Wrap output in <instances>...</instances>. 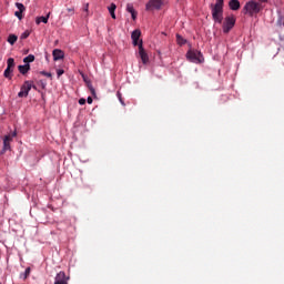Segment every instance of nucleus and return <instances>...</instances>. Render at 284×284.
Instances as JSON below:
<instances>
[{"instance_id":"obj_6","label":"nucleus","mask_w":284,"mask_h":284,"mask_svg":"<svg viewBox=\"0 0 284 284\" xmlns=\"http://www.w3.org/2000/svg\"><path fill=\"white\" fill-rule=\"evenodd\" d=\"M139 55L143 65H148V63H150V57L148 55V52L143 48V40H140L139 43Z\"/></svg>"},{"instance_id":"obj_24","label":"nucleus","mask_w":284,"mask_h":284,"mask_svg":"<svg viewBox=\"0 0 284 284\" xmlns=\"http://www.w3.org/2000/svg\"><path fill=\"white\" fill-rule=\"evenodd\" d=\"M14 17H17V19H19V21H21L23 19V13H20V11H16Z\"/></svg>"},{"instance_id":"obj_9","label":"nucleus","mask_w":284,"mask_h":284,"mask_svg":"<svg viewBox=\"0 0 284 284\" xmlns=\"http://www.w3.org/2000/svg\"><path fill=\"white\" fill-rule=\"evenodd\" d=\"M70 277L65 276V272L61 271L55 275L54 284H68Z\"/></svg>"},{"instance_id":"obj_29","label":"nucleus","mask_w":284,"mask_h":284,"mask_svg":"<svg viewBox=\"0 0 284 284\" xmlns=\"http://www.w3.org/2000/svg\"><path fill=\"white\" fill-rule=\"evenodd\" d=\"M79 104H80V105H85V99H84V98L80 99V100H79Z\"/></svg>"},{"instance_id":"obj_14","label":"nucleus","mask_w":284,"mask_h":284,"mask_svg":"<svg viewBox=\"0 0 284 284\" xmlns=\"http://www.w3.org/2000/svg\"><path fill=\"white\" fill-rule=\"evenodd\" d=\"M126 11L130 12L133 21H136V11L134 10V6L128 3L126 4Z\"/></svg>"},{"instance_id":"obj_19","label":"nucleus","mask_w":284,"mask_h":284,"mask_svg":"<svg viewBox=\"0 0 284 284\" xmlns=\"http://www.w3.org/2000/svg\"><path fill=\"white\" fill-rule=\"evenodd\" d=\"M34 62V54H29L23 59V63L30 65V63Z\"/></svg>"},{"instance_id":"obj_25","label":"nucleus","mask_w":284,"mask_h":284,"mask_svg":"<svg viewBox=\"0 0 284 284\" xmlns=\"http://www.w3.org/2000/svg\"><path fill=\"white\" fill-rule=\"evenodd\" d=\"M40 74H42V77H48L49 79H52V73L50 72L41 71Z\"/></svg>"},{"instance_id":"obj_4","label":"nucleus","mask_w":284,"mask_h":284,"mask_svg":"<svg viewBox=\"0 0 284 284\" xmlns=\"http://www.w3.org/2000/svg\"><path fill=\"white\" fill-rule=\"evenodd\" d=\"M186 59L191 61V63H203V53L196 50H190L186 53Z\"/></svg>"},{"instance_id":"obj_20","label":"nucleus","mask_w":284,"mask_h":284,"mask_svg":"<svg viewBox=\"0 0 284 284\" xmlns=\"http://www.w3.org/2000/svg\"><path fill=\"white\" fill-rule=\"evenodd\" d=\"M16 7L18 8V12L22 13L26 11V6H23V3L21 2H17Z\"/></svg>"},{"instance_id":"obj_1","label":"nucleus","mask_w":284,"mask_h":284,"mask_svg":"<svg viewBox=\"0 0 284 284\" xmlns=\"http://www.w3.org/2000/svg\"><path fill=\"white\" fill-rule=\"evenodd\" d=\"M211 13L215 23H223V0H216L215 4H211Z\"/></svg>"},{"instance_id":"obj_3","label":"nucleus","mask_w":284,"mask_h":284,"mask_svg":"<svg viewBox=\"0 0 284 284\" xmlns=\"http://www.w3.org/2000/svg\"><path fill=\"white\" fill-rule=\"evenodd\" d=\"M37 90V87L32 85L31 81H24V83L20 88V92L18 93L19 99L28 98L30 94V90Z\"/></svg>"},{"instance_id":"obj_32","label":"nucleus","mask_w":284,"mask_h":284,"mask_svg":"<svg viewBox=\"0 0 284 284\" xmlns=\"http://www.w3.org/2000/svg\"><path fill=\"white\" fill-rule=\"evenodd\" d=\"M92 97H89L88 99H87V102L89 103V104H92Z\"/></svg>"},{"instance_id":"obj_2","label":"nucleus","mask_w":284,"mask_h":284,"mask_svg":"<svg viewBox=\"0 0 284 284\" xmlns=\"http://www.w3.org/2000/svg\"><path fill=\"white\" fill-rule=\"evenodd\" d=\"M263 10V4L256 2V0H250L244 6V11L246 14H250V17H254L258 14Z\"/></svg>"},{"instance_id":"obj_15","label":"nucleus","mask_w":284,"mask_h":284,"mask_svg":"<svg viewBox=\"0 0 284 284\" xmlns=\"http://www.w3.org/2000/svg\"><path fill=\"white\" fill-rule=\"evenodd\" d=\"M18 70L20 74H28V72H30V64L19 65Z\"/></svg>"},{"instance_id":"obj_10","label":"nucleus","mask_w":284,"mask_h":284,"mask_svg":"<svg viewBox=\"0 0 284 284\" xmlns=\"http://www.w3.org/2000/svg\"><path fill=\"white\" fill-rule=\"evenodd\" d=\"M131 39L133 41V45H138L139 48V44L141 42H139V39H141V30L139 29H135L132 33H131Z\"/></svg>"},{"instance_id":"obj_17","label":"nucleus","mask_w":284,"mask_h":284,"mask_svg":"<svg viewBox=\"0 0 284 284\" xmlns=\"http://www.w3.org/2000/svg\"><path fill=\"white\" fill-rule=\"evenodd\" d=\"M108 10L113 19H116V14L114 13L116 11V4L112 2L110 7H108Z\"/></svg>"},{"instance_id":"obj_30","label":"nucleus","mask_w":284,"mask_h":284,"mask_svg":"<svg viewBox=\"0 0 284 284\" xmlns=\"http://www.w3.org/2000/svg\"><path fill=\"white\" fill-rule=\"evenodd\" d=\"M89 8H90V4H89V3H85V4H84V8H83L84 12H88Z\"/></svg>"},{"instance_id":"obj_5","label":"nucleus","mask_w":284,"mask_h":284,"mask_svg":"<svg viewBox=\"0 0 284 284\" xmlns=\"http://www.w3.org/2000/svg\"><path fill=\"white\" fill-rule=\"evenodd\" d=\"M234 26H236V18L234 16H227L224 19L223 27H222L224 34H229L230 30H232Z\"/></svg>"},{"instance_id":"obj_12","label":"nucleus","mask_w":284,"mask_h":284,"mask_svg":"<svg viewBox=\"0 0 284 284\" xmlns=\"http://www.w3.org/2000/svg\"><path fill=\"white\" fill-rule=\"evenodd\" d=\"M52 54L54 61H61V59H64L65 57V53H63V51L60 49H54Z\"/></svg>"},{"instance_id":"obj_21","label":"nucleus","mask_w":284,"mask_h":284,"mask_svg":"<svg viewBox=\"0 0 284 284\" xmlns=\"http://www.w3.org/2000/svg\"><path fill=\"white\" fill-rule=\"evenodd\" d=\"M176 41L179 45H185L186 40L181 37V34H176Z\"/></svg>"},{"instance_id":"obj_7","label":"nucleus","mask_w":284,"mask_h":284,"mask_svg":"<svg viewBox=\"0 0 284 284\" xmlns=\"http://www.w3.org/2000/svg\"><path fill=\"white\" fill-rule=\"evenodd\" d=\"M12 72H14V59L9 58L7 60V69L4 70L3 77L6 79H12Z\"/></svg>"},{"instance_id":"obj_22","label":"nucleus","mask_w":284,"mask_h":284,"mask_svg":"<svg viewBox=\"0 0 284 284\" xmlns=\"http://www.w3.org/2000/svg\"><path fill=\"white\" fill-rule=\"evenodd\" d=\"M30 272H31V268L27 267L24 273L21 274V278H24V281H26V278H28V276H30Z\"/></svg>"},{"instance_id":"obj_13","label":"nucleus","mask_w":284,"mask_h":284,"mask_svg":"<svg viewBox=\"0 0 284 284\" xmlns=\"http://www.w3.org/2000/svg\"><path fill=\"white\" fill-rule=\"evenodd\" d=\"M229 7L231 10H240L241 9V2L239 0H231L229 2Z\"/></svg>"},{"instance_id":"obj_11","label":"nucleus","mask_w":284,"mask_h":284,"mask_svg":"<svg viewBox=\"0 0 284 284\" xmlns=\"http://www.w3.org/2000/svg\"><path fill=\"white\" fill-rule=\"evenodd\" d=\"M10 143H12V135H6L3 138L2 153L8 152V150H10Z\"/></svg>"},{"instance_id":"obj_27","label":"nucleus","mask_w":284,"mask_h":284,"mask_svg":"<svg viewBox=\"0 0 284 284\" xmlns=\"http://www.w3.org/2000/svg\"><path fill=\"white\" fill-rule=\"evenodd\" d=\"M119 101L122 105H125V102H123V98H121V92H118Z\"/></svg>"},{"instance_id":"obj_26","label":"nucleus","mask_w":284,"mask_h":284,"mask_svg":"<svg viewBox=\"0 0 284 284\" xmlns=\"http://www.w3.org/2000/svg\"><path fill=\"white\" fill-rule=\"evenodd\" d=\"M64 73H65V71L62 70V69H58V70H57V75H58V77H62V74H64Z\"/></svg>"},{"instance_id":"obj_16","label":"nucleus","mask_w":284,"mask_h":284,"mask_svg":"<svg viewBox=\"0 0 284 284\" xmlns=\"http://www.w3.org/2000/svg\"><path fill=\"white\" fill-rule=\"evenodd\" d=\"M48 19H50V12L45 17H38L36 19V23L37 26H39L40 23H48Z\"/></svg>"},{"instance_id":"obj_28","label":"nucleus","mask_w":284,"mask_h":284,"mask_svg":"<svg viewBox=\"0 0 284 284\" xmlns=\"http://www.w3.org/2000/svg\"><path fill=\"white\" fill-rule=\"evenodd\" d=\"M89 89L91 94L94 97V94H97V91L94 90V88L92 85H89Z\"/></svg>"},{"instance_id":"obj_18","label":"nucleus","mask_w":284,"mask_h":284,"mask_svg":"<svg viewBox=\"0 0 284 284\" xmlns=\"http://www.w3.org/2000/svg\"><path fill=\"white\" fill-rule=\"evenodd\" d=\"M19 39V37H17L16 34H10L8 37V43H10V45H14V43H17V40Z\"/></svg>"},{"instance_id":"obj_33","label":"nucleus","mask_w":284,"mask_h":284,"mask_svg":"<svg viewBox=\"0 0 284 284\" xmlns=\"http://www.w3.org/2000/svg\"><path fill=\"white\" fill-rule=\"evenodd\" d=\"M260 1H261V3H266L267 0H260Z\"/></svg>"},{"instance_id":"obj_8","label":"nucleus","mask_w":284,"mask_h":284,"mask_svg":"<svg viewBox=\"0 0 284 284\" xmlns=\"http://www.w3.org/2000/svg\"><path fill=\"white\" fill-rule=\"evenodd\" d=\"M162 6H163V0H150L145 4V10L149 12L152 10H161Z\"/></svg>"},{"instance_id":"obj_31","label":"nucleus","mask_w":284,"mask_h":284,"mask_svg":"<svg viewBox=\"0 0 284 284\" xmlns=\"http://www.w3.org/2000/svg\"><path fill=\"white\" fill-rule=\"evenodd\" d=\"M68 10V12H70L71 14H74V8H69V9H67Z\"/></svg>"},{"instance_id":"obj_23","label":"nucleus","mask_w":284,"mask_h":284,"mask_svg":"<svg viewBox=\"0 0 284 284\" xmlns=\"http://www.w3.org/2000/svg\"><path fill=\"white\" fill-rule=\"evenodd\" d=\"M28 37H30V31H24L21 36H20V39L21 40H24V39H28Z\"/></svg>"}]
</instances>
